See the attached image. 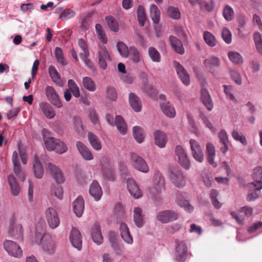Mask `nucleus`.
<instances>
[{
	"instance_id": "37998d69",
	"label": "nucleus",
	"mask_w": 262,
	"mask_h": 262,
	"mask_svg": "<svg viewBox=\"0 0 262 262\" xmlns=\"http://www.w3.org/2000/svg\"><path fill=\"white\" fill-rule=\"evenodd\" d=\"M129 54L132 60L135 63H138L143 60L142 56L134 47H130Z\"/></svg>"
},
{
	"instance_id": "79ce46f5",
	"label": "nucleus",
	"mask_w": 262,
	"mask_h": 262,
	"mask_svg": "<svg viewBox=\"0 0 262 262\" xmlns=\"http://www.w3.org/2000/svg\"><path fill=\"white\" fill-rule=\"evenodd\" d=\"M82 84L84 88L90 92H94L96 90L95 82L90 77H83L82 79Z\"/></svg>"
},
{
	"instance_id": "0eeeda50",
	"label": "nucleus",
	"mask_w": 262,
	"mask_h": 262,
	"mask_svg": "<svg viewBox=\"0 0 262 262\" xmlns=\"http://www.w3.org/2000/svg\"><path fill=\"white\" fill-rule=\"evenodd\" d=\"M175 154L178 157L179 164L186 170L191 167L190 160L185 150L181 145H177L175 147Z\"/></svg>"
},
{
	"instance_id": "e2e57ef3",
	"label": "nucleus",
	"mask_w": 262,
	"mask_h": 262,
	"mask_svg": "<svg viewBox=\"0 0 262 262\" xmlns=\"http://www.w3.org/2000/svg\"><path fill=\"white\" fill-rule=\"evenodd\" d=\"M168 16L172 19H179L181 17V13L178 8L170 7L167 10Z\"/></svg>"
},
{
	"instance_id": "2f4dec72",
	"label": "nucleus",
	"mask_w": 262,
	"mask_h": 262,
	"mask_svg": "<svg viewBox=\"0 0 262 262\" xmlns=\"http://www.w3.org/2000/svg\"><path fill=\"white\" fill-rule=\"evenodd\" d=\"M33 166L35 177L37 179L41 178L43 176L44 170L42 164L39 161V158L37 155H35L34 157Z\"/></svg>"
},
{
	"instance_id": "473e14b6",
	"label": "nucleus",
	"mask_w": 262,
	"mask_h": 262,
	"mask_svg": "<svg viewBox=\"0 0 262 262\" xmlns=\"http://www.w3.org/2000/svg\"><path fill=\"white\" fill-rule=\"evenodd\" d=\"M201 100L208 110L211 111L213 107V103L208 91L205 89L201 90Z\"/></svg>"
},
{
	"instance_id": "a878e982",
	"label": "nucleus",
	"mask_w": 262,
	"mask_h": 262,
	"mask_svg": "<svg viewBox=\"0 0 262 262\" xmlns=\"http://www.w3.org/2000/svg\"><path fill=\"white\" fill-rule=\"evenodd\" d=\"M169 40L172 48L178 54L183 55L185 53V49L182 41L176 37L170 35Z\"/></svg>"
},
{
	"instance_id": "69168bd1",
	"label": "nucleus",
	"mask_w": 262,
	"mask_h": 262,
	"mask_svg": "<svg viewBox=\"0 0 262 262\" xmlns=\"http://www.w3.org/2000/svg\"><path fill=\"white\" fill-rule=\"evenodd\" d=\"M75 15V12L73 10L67 9L61 12L59 18L61 20H67L74 17Z\"/></svg>"
},
{
	"instance_id": "5fc2aeb1",
	"label": "nucleus",
	"mask_w": 262,
	"mask_h": 262,
	"mask_svg": "<svg viewBox=\"0 0 262 262\" xmlns=\"http://www.w3.org/2000/svg\"><path fill=\"white\" fill-rule=\"evenodd\" d=\"M137 12L139 24L140 26H143L146 19L144 8L142 6L139 5L138 7Z\"/></svg>"
},
{
	"instance_id": "de8ad7c7",
	"label": "nucleus",
	"mask_w": 262,
	"mask_h": 262,
	"mask_svg": "<svg viewBox=\"0 0 262 262\" xmlns=\"http://www.w3.org/2000/svg\"><path fill=\"white\" fill-rule=\"evenodd\" d=\"M68 86L69 88L68 90H69V91L72 93L74 97L78 98L80 96L79 89L73 80L70 79L68 80Z\"/></svg>"
},
{
	"instance_id": "7c9ffc66",
	"label": "nucleus",
	"mask_w": 262,
	"mask_h": 262,
	"mask_svg": "<svg viewBox=\"0 0 262 262\" xmlns=\"http://www.w3.org/2000/svg\"><path fill=\"white\" fill-rule=\"evenodd\" d=\"M206 150L208 163L213 167H216L217 163L214 161L215 157V150L214 146L211 143H208L206 145Z\"/></svg>"
},
{
	"instance_id": "c03bdc74",
	"label": "nucleus",
	"mask_w": 262,
	"mask_h": 262,
	"mask_svg": "<svg viewBox=\"0 0 262 262\" xmlns=\"http://www.w3.org/2000/svg\"><path fill=\"white\" fill-rule=\"evenodd\" d=\"M133 135L136 141L141 143L144 139L143 129L139 126H134L133 128Z\"/></svg>"
},
{
	"instance_id": "7ed1b4c3",
	"label": "nucleus",
	"mask_w": 262,
	"mask_h": 262,
	"mask_svg": "<svg viewBox=\"0 0 262 262\" xmlns=\"http://www.w3.org/2000/svg\"><path fill=\"white\" fill-rule=\"evenodd\" d=\"M3 247L10 256L16 258H20L23 257V250L20 246L15 242L6 239L3 242Z\"/></svg>"
},
{
	"instance_id": "aec40b11",
	"label": "nucleus",
	"mask_w": 262,
	"mask_h": 262,
	"mask_svg": "<svg viewBox=\"0 0 262 262\" xmlns=\"http://www.w3.org/2000/svg\"><path fill=\"white\" fill-rule=\"evenodd\" d=\"M160 106L162 112L169 118H173L176 112L173 105L169 101L160 102Z\"/></svg>"
},
{
	"instance_id": "bb28decb",
	"label": "nucleus",
	"mask_w": 262,
	"mask_h": 262,
	"mask_svg": "<svg viewBox=\"0 0 262 262\" xmlns=\"http://www.w3.org/2000/svg\"><path fill=\"white\" fill-rule=\"evenodd\" d=\"M220 143L223 145L220 148L221 152L225 154L229 149V141L227 132L224 130H221L218 134Z\"/></svg>"
},
{
	"instance_id": "6e6d98bb",
	"label": "nucleus",
	"mask_w": 262,
	"mask_h": 262,
	"mask_svg": "<svg viewBox=\"0 0 262 262\" xmlns=\"http://www.w3.org/2000/svg\"><path fill=\"white\" fill-rule=\"evenodd\" d=\"M117 48L120 55L123 57H127L129 53V49L127 46L123 42H118L117 44Z\"/></svg>"
},
{
	"instance_id": "5701e85b",
	"label": "nucleus",
	"mask_w": 262,
	"mask_h": 262,
	"mask_svg": "<svg viewBox=\"0 0 262 262\" xmlns=\"http://www.w3.org/2000/svg\"><path fill=\"white\" fill-rule=\"evenodd\" d=\"M90 195L96 201L100 200L102 195V190L99 184L96 181H93L89 188Z\"/></svg>"
},
{
	"instance_id": "a19ab883",
	"label": "nucleus",
	"mask_w": 262,
	"mask_h": 262,
	"mask_svg": "<svg viewBox=\"0 0 262 262\" xmlns=\"http://www.w3.org/2000/svg\"><path fill=\"white\" fill-rule=\"evenodd\" d=\"M203 38L207 45L211 47H215L217 43L216 38L210 32L204 31L203 33Z\"/></svg>"
},
{
	"instance_id": "4d7b16f0",
	"label": "nucleus",
	"mask_w": 262,
	"mask_h": 262,
	"mask_svg": "<svg viewBox=\"0 0 262 262\" xmlns=\"http://www.w3.org/2000/svg\"><path fill=\"white\" fill-rule=\"evenodd\" d=\"M68 150L66 144L59 139H57L53 151L57 153L61 154L67 151Z\"/></svg>"
},
{
	"instance_id": "4468645a",
	"label": "nucleus",
	"mask_w": 262,
	"mask_h": 262,
	"mask_svg": "<svg viewBox=\"0 0 262 262\" xmlns=\"http://www.w3.org/2000/svg\"><path fill=\"white\" fill-rule=\"evenodd\" d=\"M178 214L172 210H164L160 211L157 216V219L162 223H167L176 220Z\"/></svg>"
},
{
	"instance_id": "f257e3e1",
	"label": "nucleus",
	"mask_w": 262,
	"mask_h": 262,
	"mask_svg": "<svg viewBox=\"0 0 262 262\" xmlns=\"http://www.w3.org/2000/svg\"><path fill=\"white\" fill-rule=\"evenodd\" d=\"M152 188L150 193L156 196L161 194L166 189L165 179L162 173L159 170L155 171L152 179Z\"/></svg>"
},
{
	"instance_id": "a211bd4d",
	"label": "nucleus",
	"mask_w": 262,
	"mask_h": 262,
	"mask_svg": "<svg viewBox=\"0 0 262 262\" xmlns=\"http://www.w3.org/2000/svg\"><path fill=\"white\" fill-rule=\"evenodd\" d=\"M174 65L177 74L182 82L186 85H189L190 83V77L184 68L178 62L175 61Z\"/></svg>"
},
{
	"instance_id": "e433bc0d",
	"label": "nucleus",
	"mask_w": 262,
	"mask_h": 262,
	"mask_svg": "<svg viewBox=\"0 0 262 262\" xmlns=\"http://www.w3.org/2000/svg\"><path fill=\"white\" fill-rule=\"evenodd\" d=\"M88 140L92 147L97 151L102 148V145L99 138L92 133H88Z\"/></svg>"
},
{
	"instance_id": "f3484780",
	"label": "nucleus",
	"mask_w": 262,
	"mask_h": 262,
	"mask_svg": "<svg viewBox=\"0 0 262 262\" xmlns=\"http://www.w3.org/2000/svg\"><path fill=\"white\" fill-rule=\"evenodd\" d=\"M8 233L14 238L21 239L23 234L22 225L15 223L13 220L11 221L8 228Z\"/></svg>"
},
{
	"instance_id": "8fccbe9b",
	"label": "nucleus",
	"mask_w": 262,
	"mask_h": 262,
	"mask_svg": "<svg viewBox=\"0 0 262 262\" xmlns=\"http://www.w3.org/2000/svg\"><path fill=\"white\" fill-rule=\"evenodd\" d=\"M176 202L179 206L184 208L188 212H191L193 210V207L187 201L182 199L181 196H178Z\"/></svg>"
},
{
	"instance_id": "6ab92c4d",
	"label": "nucleus",
	"mask_w": 262,
	"mask_h": 262,
	"mask_svg": "<svg viewBox=\"0 0 262 262\" xmlns=\"http://www.w3.org/2000/svg\"><path fill=\"white\" fill-rule=\"evenodd\" d=\"M76 147L80 155L84 160L91 161L94 159V156L91 150L82 142H77Z\"/></svg>"
},
{
	"instance_id": "680f3d73",
	"label": "nucleus",
	"mask_w": 262,
	"mask_h": 262,
	"mask_svg": "<svg viewBox=\"0 0 262 262\" xmlns=\"http://www.w3.org/2000/svg\"><path fill=\"white\" fill-rule=\"evenodd\" d=\"M254 42L257 51L262 54V36L259 32H255L253 35Z\"/></svg>"
},
{
	"instance_id": "864d4df0",
	"label": "nucleus",
	"mask_w": 262,
	"mask_h": 262,
	"mask_svg": "<svg viewBox=\"0 0 262 262\" xmlns=\"http://www.w3.org/2000/svg\"><path fill=\"white\" fill-rule=\"evenodd\" d=\"M228 56L230 61L234 63L239 64L243 63V58L237 52L230 51L228 53Z\"/></svg>"
},
{
	"instance_id": "338daca9",
	"label": "nucleus",
	"mask_w": 262,
	"mask_h": 262,
	"mask_svg": "<svg viewBox=\"0 0 262 262\" xmlns=\"http://www.w3.org/2000/svg\"><path fill=\"white\" fill-rule=\"evenodd\" d=\"M232 136L234 140L241 142L243 145L247 144L246 137L243 134L238 133L237 130H233L232 132Z\"/></svg>"
},
{
	"instance_id": "412c9836",
	"label": "nucleus",
	"mask_w": 262,
	"mask_h": 262,
	"mask_svg": "<svg viewBox=\"0 0 262 262\" xmlns=\"http://www.w3.org/2000/svg\"><path fill=\"white\" fill-rule=\"evenodd\" d=\"M127 187L131 195L135 199H138L141 196L142 193L138 185L132 178H128L126 181Z\"/></svg>"
},
{
	"instance_id": "ddd939ff",
	"label": "nucleus",
	"mask_w": 262,
	"mask_h": 262,
	"mask_svg": "<svg viewBox=\"0 0 262 262\" xmlns=\"http://www.w3.org/2000/svg\"><path fill=\"white\" fill-rule=\"evenodd\" d=\"M70 240L72 246L78 251L82 249V237L79 230L73 227L70 234Z\"/></svg>"
},
{
	"instance_id": "58836bf2",
	"label": "nucleus",
	"mask_w": 262,
	"mask_h": 262,
	"mask_svg": "<svg viewBox=\"0 0 262 262\" xmlns=\"http://www.w3.org/2000/svg\"><path fill=\"white\" fill-rule=\"evenodd\" d=\"M42 247L45 251L48 253H52L55 250V242L51 237H48L43 241Z\"/></svg>"
},
{
	"instance_id": "603ef678",
	"label": "nucleus",
	"mask_w": 262,
	"mask_h": 262,
	"mask_svg": "<svg viewBox=\"0 0 262 262\" xmlns=\"http://www.w3.org/2000/svg\"><path fill=\"white\" fill-rule=\"evenodd\" d=\"M260 186H257L255 185V190L254 191H250L247 195V200L249 201H253L257 199L260 195V190L262 189V184L259 182L257 183Z\"/></svg>"
},
{
	"instance_id": "1a4fd4ad",
	"label": "nucleus",
	"mask_w": 262,
	"mask_h": 262,
	"mask_svg": "<svg viewBox=\"0 0 262 262\" xmlns=\"http://www.w3.org/2000/svg\"><path fill=\"white\" fill-rule=\"evenodd\" d=\"M130 162L135 169L140 171L144 173L149 171V167L145 161L135 153L130 154Z\"/></svg>"
},
{
	"instance_id": "09e8293b",
	"label": "nucleus",
	"mask_w": 262,
	"mask_h": 262,
	"mask_svg": "<svg viewBox=\"0 0 262 262\" xmlns=\"http://www.w3.org/2000/svg\"><path fill=\"white\" fill-rule=\"evenodd\" d=\"M105 20L112 31L116 32L119 30V25L114 17L112 16H106Z\"/></svg>"
},
{
	"instance_id": "f03ea898",
	"label": "nucleus",
	"mask_w": 262,
	"mask_h": 262,
	"mask_svg": "<svg viewBox=\"0 0 262 262\" xmlns=\"http://www.w3.org/2000/svg\"><path fill=\"white\" fill-rule=\"evenodd\" d=\"M168 177L170 182L177 188H182L186 185V176L178 168L171 169L169 172Z\"/></svg>"
},
{
	"instance_id": "ea45409f",
	"label": "nucleus",
	"mask_w": 262,
	"mask_h": 262,
	"mask_svg": "<svg viewBox=\"0 0 262 262\" xmlns=\"http://www.w3.org/2000/svg\"><path fill=\"white\" fill-rule=\"evenodd\" d=\"M150 16L155 24H158L160 18V11L155 4L150 6Z\"/></svg>"
},
{
	"instance_id": "cd10ccee",
	"label": "nucleus",
	"mask_w": 262,
	"mask_h": 262,
	"mask_svg": "<svg viewBox=\"0 0 262 262\" xmlns=\"http://www.w3.org/2000/svg\"><path fill=\"white\" fill-rule=\"evenodd\" d=\"M91 235L93 241L97 245L102 243L103 238L101 232L100 226L98 224H95L91 231Z\"/></svg>"
},
{
	"instance_id": "c9c22d12",
	"label": "nucleus",
	"mask_w": 262,
	"mask_h": 262,
	"mask_svg": "<svg viewBox=\"0 0 262 262\" xmlns=\"http://www.w3.org/2000/svg\"><path fill=\"white\" fill-rule=\"evenodd\" d=\"M39 107L44 115L49 119H52L55 116V113L53 108L47 103L41 102Z\"/></svg>"
},
{
	"instance_id": "3c124183",
	"label": "nucleus",
	"mask_w": 262,
	"mask_h": 262,
	"mask_svg": "<svg viewBox=\"0 0 262 262\" xmlns=\"http://www.w3.org/2000/svg\"><path fill=\"white\" fill-rule=\"evenodd\" d=\"M55 56L57 61L62 66H66L67 64L63 51L59 47H56L55 49Z\"/></svg>"
},
{
	"instance_id": "bf43d9fd",
	"label": "nucleus",
	"mask_w": 262,
	"mask_h": 262,
	"mask_svg": "<svg viewBox=\"0 0 262 262\" xmlns=\"http://www.w3.org/2000/svg\"><path fill=\"white\" fill-rule=\"evenodd\" d=\"M223 15L226 20L230 21L233 18L234 11L230 6L226 5L223 9Z\"/></svg>"
},
{
	"instance_id": "4be33fe9",
	"label": "nucleus",
	"mask_w": 262,
	"mask_h": 262,
	"mask_svg": "<svg viewBox=\"0 0 262 262\" xmlns=\"http://www.w3.org/2000/svg\"><path fill=\"white\" fill-rule=\"evenodd\" d=\"M155 144L159 148H164L167 142L166 134L160 130H155L153 133Z\"/></svg>"
},
{
	"instance_id": "13d9d810",
	"label": "nucleus",
	"mask_w": 262,
	"mask_h": 262,
	"mask_svg": "<svg viewBox=\"0 0 262 262\" xmlns=\"http://www.w3.org/2000/svg\"><path fill=\"white\" fill-rule=\"evenodd\" d=\"M45 234V226H42L40 228L37 226L36 228V232L35 236V242L36 244L39 245Z\"/></svg>"
},
{
	"instance_id": "39448f33",
	"label": "nucleus",
	"mask_w": 262,
	"mask_h": 262,
	"mask_svg": "<svg viewBox=\"0 0 262 262\" xmlns=\"http://www.w3.org/2000/svg\"><path fill=\"white\" fill-rule=\"evenodd\" d=\"M188 248L184 241L175 240V254L174 259L176 262H184L187 255Z\"/></svg>"
},
{
	"instance_id": "0e129e2a",
	"label": "nucleus",
	"mask_w": 262,
	"mask_h": 262,
	"mask_svg": "<svg viewBox=\"0 0 262 262\" xmlns=\"http://www.w3.org/2000/svg\"><path fill=\"white\" fill-rule=\"evenodd\" d=\"M57 139L52 137L44 138V143L46 148L49 151H53Z\"/></svg>"
},
{
	"instance_id": "052dcab7",
	"label": "nucleus",
	"mask_w": 262,
	"mask_h": 262,
	"mask_svg": "<svg viewBox=\"0 0 262 262\" xmlns=\"http://www.w3.org/2000/svg\"><path fill=\"white\" fill-rule=\"evenodd\" d=\"M73 125L75 130L79 134H81L83 131V126L82 125L81 119L80 117L75 116L73 119Z\"/></svg>"
},
{
	"instance_id": "b1692460",
	"label": "nucleus",
	"mask_w": 262,
	"mask_h": 262,
	"mask_svg": "<svg viewBox=\"0 0 262 262\" xmlns=\"http://www.w3.org/2000/svg\"><path fill=\"white\" fill-rule=\"evenodd\" d=\"M74 212L78 217H81L84 209V200L81 196H78L73 203Z\"/></svg>"
},
{
	"instance_id": "774afa93",
	"label": "nucleus",
	"mask_w": 262,
	"mask_h": 262,
	"mask_svg": "<svg viewBox=\"0 0 262 262\" xmlns=\"http://www.w3.org/2000/svg\"><path fill=\"white\" fill-rule=\"evenodd\" d=\"M222 36L224 41L230 44L232 41V34L231 31L227 28H224L222 32Z\"/></svg>"
},
{
	"instance_id": "dca6fc26",
	"label": "nucleus",
	"mask_w": 262,
	"mask_h": 262,
	"mask_svg": "<svg viewBox=\"0 0 262 262\" xmlns=\"http://www.w3.org/2000/svg\"><path fill=\"white\" fill-rule=\"evenodd\" d=\"M46 93L49 100L57 108L62 106L58 95L55 92L54 89L50 86H47L46 88Z\"/></svg>"
},
{
	"instance_id": "4c0bfd02",
	"label": "nucleus",
	"mask_w": 262,
	"mask_h": 262,
	"mask_svg": "<svg viewBox=\"0 0 262 262\" xmlns=\"http://www.w3.org/2000/svg\"><path fill=\"white\" fill-rule=\"evenodd\" d=\"M221 61L220 59L216 56L210 57L204 61V64L205 67L211 70L213 67H218L220 65Z\"/></svg>"
},
{
	"instance_id": "c85d7f7f",
	"label": "nucleus",
	"mask_w": 262,
	"mask_h": 262,
	"mask_svg": "<svg viewBox=\"0 0 262 262\" xmlns=\"http://www.w3.org/2000/svg\"><path fill=\"white\" fill-rule=\"evenodd\" d=\"M128 99L132 109L136 112H140L142 108V103L140 98L135 94L130 93L129 94Z\"/></svg>"
},
{
	"instance_id": "c756f323",
	"label": "nucleus",
	"mask_w": 262,
	"mask_h": 262,
	"mask_svg": "<svg viewBox=\"0 0 262 262\" xmlns=\"http://www.w3.org/2000/svg\"><path fill=\"white\" fill-rule=\"evenodd\" d=\"M134 222L136 226L139 228L142 227L144 224V215L141 208L136 207L133 210Z\"/></svg>"
},
{
	"instance_id": "393cba45",
	"label": "nucleus",
	"mask_w": 262,
	"mask_h": 262,
	"mask_svg": "<svg viewBox=\"0 0 262 262\" xmlns=\"http://www.w3.org/2000/svg\"><path fill=\"white\" fill-rule=\"evenodd\" d=\"M120 230L121 237L123 241L127 244H132L133 243V238L129 232V228L125 223H120Z\"/></svg>"
},
{
	"instance_id": "a18cd8bd",
	"label": "nucleus",
	"mask_w": 262,
	"mask_h": 262,
	"mask_svg": "<svg viewBox=\"0 0 262 262\" xmlns=\"http://www.w3.org/2000/svg\"><path fill=\"white\" fill-rule=\"evenodd\" d=\"M149 57L153 62H159L161 61V55L159 51L154 47H150L148 50Z\"/></svg>"
},
{
	"instance_id": "9d476101",
	"label": "nucleus",
	"mask_w": 262,
	"mask_h": 262,
	"mask_svg": "<svg viewBox=\"0 0 262 262\" xmlns=\"http://www.w3.org/2000/svg\"><path fill=\"white\" fill-rule=\"evenodd\" d=\"M190 149L193 158L198 162L202 163L204 159L203 148L199 142L194 139L189 141Z\"/></svg>"
},
{
	"instance_id": "f8f14e48",
	"label": "nucleus",
	"mask_w": 262,
	"mask_h": 262,
	"mask_svg": "<svg viewBox=\"0 0 262 262\" xmlns=\"http://www.w3.org/2000/svg\"><path fill=\"white\" fill-rule=\"evenodd\" d=\"M101 163L102 174L103 178L108 181H114L115 178V174L111 163L105 158L102 160Z\"/></svg>"
},
{
	"instance_id": "423d86ee",
	"label": "nucleus",
	"mask_w": 262,
	"mask_h": 262,
	"mask_svg": "<svg viewBox=\"0 0 262 262\" xmlns=\"http://www.w3.org/2000/svg\"><path fill=\"white\" fill-rule=\"evenodd\" d=\"M107 123L112 126L116 125L119 133L124 135L127 133V127L123 118L120 116H116L115 119L110 114L106 115Z\"/></svg>"
},
{
	"instance_id": "20e7f679",
	"label": "nucleus",
	"mask_w": 262,
	"mask_h": 262,
	"mask_svg": "<svg viewBox=\"0 0 262 262\" xmlns=\"http://www.w3.org/2000/svg\"><path fill=\"white\" fill-rule=\"evenodd\" d=\"M45 217L49 227L52 229L57 228L60 225V220L56 210L52 207L47 208L45 212Z\"/></svg>"
},
{
	"instance_id": "6e6552de",
	"label": "nucleus",
	"mask_w": 262,
	"mask_h": 262,
	"mask_svg": "<svg viewBox=\"0 0 262 262\" xmlns=\"http://www.w3.org/2000/svg\"><path fill=\"white\" fill-rule=\"evenodd\" d=\"M175 154L178 157L179 164L186 170L191 167L190 160L185 150L181 145H177L175 147Z\"/></svg>"
},
{
	"instance_id": "9b49d317",
	"label": "nucleus",
	"mask_w": 262,
	"mask_h": 262,
	"mask_svg": "<svg viewBox=\"0 0 262 262\" xmlns=\"http://www.w3.org/2000/svg\"><path fill=\"white\" fill-rule=\"evenodd\" d=\"M47 171L57 183H62L64 181V177L60 168L56 165L48 163L46 166Z\"/></svg>"
},
{
	"instance_id": "f704fd0d",
	"label": "nucleus",
	"mask_w": 262,
	"mask_h": 262,
	"mask_svg": "<svg viewBox=\"0 0 262 262\" xmlns=\"http://www.w3.org/2000/svg\"><path fill=\"white\" fill-rule=\"evenodd\" d=\"M8 181L12 194L14 196L18 195L20 189L14 176L13 174L8 175Z\"/></svg>"
},
{
	"instance_id": "2eb2a0df",
	"label": "nucleus",
	"mask_w": 262,
	"mask_h": 262,
	"mask_svg": "<svg viewBox=\"0 0 262 262\" xmlns=\"http://www.w3.org/2000/svg\"><path fill=\"white\" fill-rule=\"evenodd\" d=\"M98 58L99 64L103 70L107 67V61L111 60V58L109 53L104 46H101L98 52Z\"/></svg>"
},
{
	"instance_id": "49530a36",
	"label": "nucleus",
	"mask_w": 262,
	"mask_h": 262,
	"mask_svg": "<svg viewBox=\"0 0 262 262\" xmlns=\"http://www.w3.org/2000/svg\"><path fill=\"white\" fill-rule=\"evenodd\" d=\"M60 183L53 184L51 186V192L53 193L58 199L62 200L63 196L62 187L60 185Z\"/></svg>"
},
{
	"instance_id": "72a5a7b5",
	"label": "nucleus",
	"mask_w": 262,
	"mask_h": 262,
	"mask_svg": "<svg viewBox=\"0 0 262 262\" xmlns=\"http://www.w3.org/2000/svg\"><path fill=\"white\" fill-rule=\"evenodd\" d=\"M48 72L53 82L57 85L62 86L63 84L62 82L56 69L53 66H50L48 68Z\"/></svg>"
}]
</instances>
